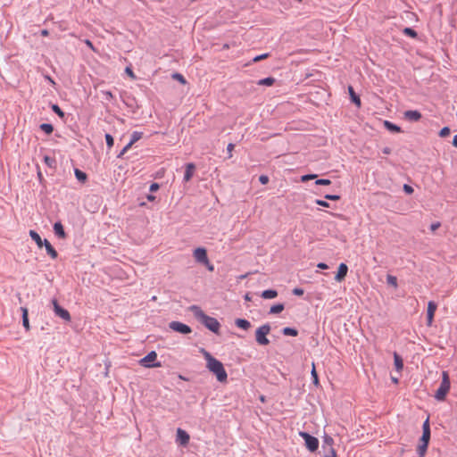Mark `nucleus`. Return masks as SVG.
<instances>
[{
	"mask_svg": "<svg viewBox=\"0 0 457 457\" xmlns=\"http://www.w3.org/2000/svg\"><path fill=\"white\" fill-rule=\"evenodd\" d=\"M200 353L203 354L204 358L206 361L207 370L216 377L217 380L220 383H227L228 373L222 362L214 358L209 352H207L204 348L200 349Z\"/></svg>",
	"mask_w": 457,
	"mask_h": 457,
	"instance_id": "obj_1",
	"label": "nucleus"
},
{
	"mask_svg": "<svg viewBox=\"0 0 457 457\" xmlns=\"http://www.w3.org/2000/svg\"><path fill=\"white\" fill-rule=\"evenodd\" d=\"M190 312L194 316L203 323L208 329L214 333H219L220 325V322L212 317L206 315L203 310L197 305H192L189 307Z\"/></svg>",
	"mask_w": 457,
	"mask_h": 457,
	"instance_id": "obj_2",
	"label": "nucleus"
},
{
	"mask_svg": "<svg viewBox=\"0 0 457 457\" xmlns=\"http://www.w3.org/2000/svg\"><path fill=\"white\" fill-rule=\"evenodd\" d=\"M429 440H430V426H429V418L428 417L427 420L423 423L422 436L420 439V443L417 447V452H418V454L420 457L425 456Z\"/></svg>",
	"mask_w": 457,
	"mask_h": 457,
	"instance_id": "obj_3",
	"label": "nucleus"
},
{
	"mask_svg": "<svg viewBox=\"0 0 457 457\" xmlns=\"http://www.w3.org/2000/svg\"><path fill=\"white\" fill-rule=\"evenodd\" d=\"M451 382L447 371L442 372V382L439 388L436 391L435 398L437 401H445L447 394L450 391Z\"/></svg>",
	"mask_w": 457,
	"mask_h": 457,
	"instance_id": "obj_4",
	"label": "nucleus"
},
{
	"mask_svg": "<svg viewBox=\"0 0 457 457\" xmlns=\"http://www.w3.org/2000/svg\"><path fill=\"white\" fill-rule=\"evenodd\" d=\"M270 332V326L269 324H264L259 327L255 331V340L260 345H268L270 344V340L267 337V335Z\"/></svg>",
	"mask_w": 457,
	"mask_h": 457,
	"instance_id": "obj_5",
	"label": "nucleus"
},
{
	"mask_svg": "<svg viewBox=\"0 0 457 457\" xmlns=\"http://www.w3.org/2000/svg\"><path fill=\"white\" fill-rule=\"evenodd\" d=\"M157 359V353L154 351L150 352L139 361L140 365L145 368L161 367V362H154Z\"/></svg>",
	"mask_w": 457,
	"mask_h": 457,
	"instance_id": "obj_6",
	"label": "nucleus"
},
{
	"mask_svg": "<svg viewBox=\"0 0 457 457\" xmlns=\"http://www.w3.org/2000/svg\"><path fill=\"white\" fill-rule=\"evenodd\" d=\"M300 436L304 440L306 447L311 452H315L319 447V440L306 432H300Z\"/></svg>",
	"mask_w": 457,
	"mask_h": 457,
	"instance_id": "obj_7",
	"label": "nucleus"
},
{
	"mask_svg": "<svg viewBox=\"0 0 457 457\" xmlns=\"http://www.w3.org/2000/svg\"><path fill=\"white\" fill-rule=\"evenodd\" d=\"M52 303H53V306H54V312L56 316L62 318L65 321H71V317L70 312L67 310H65L62 307H61L59 305V303H58L56 299H54L52 301Z\"/></svg>",
	"mask_w": 457,
	"mask_h": 457,
	"instance_id": "obj_8",
	"label": "nucleus"
},
{
	"mask_svg": "<svg viewBox=\"0 0 457 457\" xmlns=\"http://www.w3.org/2000/svg\"><path fill=\"white\" fill-rule=\"evenodd\" d=\"M169 327L173 331H176L178 333L184 334V335H187V334H189L192 332V329L189 326H187V324H184L182 322H179V321H171L169 324Z\"/></svg>",
	"mask_w": 457,
	"mask_h": 457,
	"instance_id": "obj_9",
	"label": "nucleus"
},
{
	"mask_svg": "<svg viewBox=\"0 0 457 457\" xmlns=\"http://www.w3.org/2000/svg\"><path fill=\"white\" fill-rule=\"evenodd\" d=\"M194 257L195 259L201 263L209 264V260L207 257V252L205 248L198 247L194 250Z\"/></svg>",
	"mask_w": 457,
	"mask_h": 457,
	"instance_id": "obj_10",
	"label": "nucleus"
},
{
	"mask_svg": "<svg viewBox=\"0 0 457 457\" xmlns=\"http://www.w3.org/2000/svg\"><path fill=\"white\" fill-rule=\"evenodd\" d=\"M437 305L436 303L430 301L428 303V310H427V324L428 326H431L434 320L435 312L436 311Z\"/></svg>",
	"mask_w": 457,
	"mask_h": 457,
	"instance_id": "obj_11",
	"label": "nucleus"
},
{
	"mask_svg": "<svg viewBox=\"0 0 457 457\" xmlns=\"http://www.w3.org/2000/svg\"><path fill=\"white\" fill-rule=\"evenodd\" d=\"M190 436L183 429H177V442H179L182 445H187L189 442Z\"/></svg>",
	"mask_w": 457,
	"mask_h": 457,
	"instance_id": "obj_12",
	"label": "nucleus"
},
{
	"mask_svg": "<svg viewBox=\"0 0 457 457\" xmlns=\"http://www.w3.org/2000/svg\"><path fill=\"white\" fill-rule=\"evenodd\" d=\"M348 271V267L345 263H341L338 266L337 273L335 276V280L337 282H341L345 279Z\"/></svg>",
	"mask_w": 457,
	"mask_h": 457,
	"instance_id": "obj_13",
	"label": "nucleus"
},
{
	"mask_svg": "<svg viewBox=\"0 0 457 457\" xmlns=\"http://www.w3.org/2000/svg\"><path fill=\"white\" fill-rule=\"evenodd\" d=\"M404 118L409 120L418 121L421 118V113L418 111H406L404 112Z\"/></svg>",
	"mask_w": 457,
	"mask_h": 457,
	"instance_id": "obj_14",
	"label": "nucleus"
},
{
	"mask_svg": "<svg viewBox=\"0 0 457 457\" xmlns=\"http://www.w3.org/2000/svg\"><path fill=\"white\" fill-rule=\"evenodd\" d=\"M54 234L62 238V239H64L66 237V233L64 231V228H63V226L61 222H55L54 224Z\"/></svg>",
	"mask_w": 457,
	"mask_h": 457,
	"instance_id": "obj_15",
	"label": "nucleus"
},
{
	"mask_svg": "<svg viewBox=\"0 0 457 457\" xmlns=\"http://www.w3.org/2000/svg\"><path fill=\"white\" fill-rule=\"evenodd\" d=\"M195 169V166L194 163H187L186 165V171L184 174V180L186 182L189 181L192 179Z\"/></svg>",
	"mask_w": 457,
	"mask_h": 457,
	"instance_id": "obj_16",
	"label": "nucleus"
},
{
	"mask_svg": "<svg viewBox=\"0 0 457 457\" xmlns=\"http://www.w3.org/2000/svg\"><path fill=\"white\" fill-rule=\"evenodd\" d=\"M44 245L46 247V253L50 255L52 259L54 260L58 257L56 250L52 246V245L47 239L44 240Z\"/></svg>",
	"mask_w": 457,
	"mask_h": 457,
	"instance_id": "obj_17",
	"label": "nucleus"
},
{
	"mask_svg": "<svg viewBox=\"0 0 457 457\" xmlns=\"http://www.w3.org/2000/svg\"><path fill=\"white\" fill-rule=\"evenodd\" d=\"M21 311L22 312V325L24 328L29 331L30 329V325L29 321V311L26 307H21Z\"/></svg>",
	"mask_w": 457,
	"mask_h": 457,
	"instance_id": "obj_18",
	"label": "nucleus"
},
{
	"mask_svg": "<svg viewBox=\"0 0 457 457\" xmlns=\"http://www.w3.org/2000/svg\"><path fill=\"white\" fill-rule=\"evenodd\" d=\"M30 237L36 242L37 245L41 248L44 245V240L41 239L38 233H37L35 230L29 231Z\"/></svg>",
	"mask_w": 457,
	"mask_h": 457,
	"instance_id": "obj_19",
	"label": "nucleus"
},
{
	"mask_svg": "<svg viewBox=\"0 0 457 457\" xmlns=\"http://www.w3.org/2000/svg\"><path fill=\"white\" fill-rule=\"evenodd\" d=\"M348 91L351 96L352 101L357 105V107H361V99L360 97L355 94L353 88L352 86L348 87Z\"/></svg>",
	"mask_w": 457,
	"mask_h": 457,
	"instance_id": "obj_20",
	"label": "nucleus"
},
{
	"mask_svg": "<svg viewBox=\"0 0 457 457\" xmlns=\"http://www.w3.org/2000/svg\"><path fill=\"white\" fill-rule=\"evenodd\" d=\"M235 323L238 328H240L244 330H247L251 327V323L247 320H245V319H237Z\"/></svg>",
	"mask_w": 457,
	"mask_h": 457,
	"instance_id": "obj_21",
	"label": "nucleus"
},
{
	"mask_svg": "<svg viewBox=\"0 0 457 457\" xmlns=\"http://www.w3.org/2000/svg\"><path fill=\"white\" fill-rule=\"evenodd\" d=\"M394 361L397 371H401L403 368V361L401 356L396 353H394Z\"/></svg>",
	"mask_w": 457,
	"mask_h": 457,
	"instance_id": "obj_22",
	"label": "nucleus"
},
{
	"mask_svg": "<svg viewBox=\"0 0 457 457\" xmlns=\"http://www.w3.org/2000/svg\"><path fill=\"white\" fill-rule=\"evenodd\" d=\"M278 296V292L273 289L264 290L262 293V297L264 299H273Z\"/></svg>",
	"mask_w": 457,
	"mask_h": 457,
	"instance_id": "obj_23",
	"label": "nucleus"
},
{
	"mask_svg": "<svg viewBox=\"0 0 457 457\" xmlns=\"http://www.w3.org/2000/svg\"><path fill=\"white\" fill-rule=\"evenodd\" d=\"M275 83V79L272 78V77H269V78H265V79H260L257 84L259 86H267V87H270L272 86L273 84Z\"/></svg>",
	"mask_w": 457,
	"mask_h": 457,
	"instance_id": "obj_24",
	"label": "nucleus"
},
{
	"mask_svg": "<svg viewBox=\"0 0 457 457\" xmlns=\"http://www.w3.org/2000/svg\"><path fill=\"white\" fill-rule=\"evenodd\" d=\"M384 126L392 132H400L401 129L388 120L384 121Z\"/></svg>",
	"mask_w": 457,
	"mask_h": 457,
	"instance_id": "obj_25",
	"label": "nucleus"
},
{
	"mask_svg": "<svg viewBox=\"0 0 457 457\" xmlns=\"http://www.w3.org/2000/svg\"><path fill=\"white\" fill-rule=\"evenodd\" d=\"M386 282L388 285H390L394 288H397V287H398L397 278H396V277H395L393 275L386 276Z\"/></svg>",
	"mask_w": 457,
	"mask_h": 457,
	"instance_id": "obj_26",
	"label": "nucleus"
},
{
	"mask_svg": "<svg viewBox=\"0 0 457 457\" xmlns=\"http://www.w3.org/2000/svg\"><path fill=\"white\" fill-rule=\"evenodd\" d=\"M143 136L142 132L139 131H134L131 135V139L129 141L130 145H134L137 141H138Z\"/></svg>",
	"mask_w": 457,
	"mask_h": 457,
	"instance_id": "obj_27",
	"label": "nucleus"
},
{
	"mask_svg": "<svg viewBox=\"0 0 457 457\" xmlns=\"http://www.w3.org/2000/svg\"><path fill=\"white\" fill-rule=\"evenodd\" d=\"M282 332L285 336L296 337L298 335V331L292 328H284Z\"/></svg>",
	"mask_w": 457,
	"mask_h": 457,
	"instance_id": "obj_28",
	"label": "nucleus"
},
{
	"mask_svg": "<svg viewBox=\"0 0 457 457\" xmlns=\"http://www.w3.org/2000/svg\"><path fill=\"white\" fill-rule=\"evenodd\" d=\"M41 130H43L47 135H50L54 131V127L48 123H43L40 125Z\"/></svg>",
	"mask_w": 457,
	"mask_h": 457,
	"instance_id": "obj_29",
	"label": "nucleus"
},
{
	"mask_svg": "<svg viewBox=\"0 0 457 457\" xmlns=\"http://www.w3.org/2000/svg\"><path fill=\"white\" fill-rule=\"evenodd\" d=\"M75 176L81 182H85L87 179V174L79 169L75 170Z\"/></svg>",
	"mask_w": 457,
	"mask_h": 457,
	"instance_id": "obj_30",
	"label": "nucleus"
},
{
	"mask_svg": "<svg viewBox=\"0 0 457 457\" xmlns=\"http://www.w3.org/2000/svg\"><path fill=\"white\" fill-rule=\"evenodd\" d=\"M283 310H284V304L278 303V304H275V305L271 306L270 312L276 314V313L281 312Z\"/></svg>",
	"mask_w": 457,
	"mask_h": 457,
	"instance_id": "obj_31",
	"label": "nucleus"
},
{
	"mask_svg": "<svg viewBox=\"0 0 457 457\" xmlns=\"http://www.w3.org/2000/svg\"><path fill=\"white\" fill-rule=\"evenodd\" d=\"M312 377L313 384L315 386H318L319 385V378H318V374H317V371L315 369V364L313 362H312Z\"/></svg>",
	"mask_w": 457,
	"mask_h": 457,
	"instance_id": "obj_32",
	"label": "nucleus"
},
{
	"mask_svg": "<svg viewBox=\"0 0 457 457\" xmlns=\"http://www.w3.org/2000/svg\"><path fill=\"white\" fill-rule=\"evenodd\" d=\"M403 33L411 37H413V38L417 37V32L411 28H405L403 29Z\"/></svg>",
	"mask_w": 457,
	"mask_h": 457,
	"instance_id": "obj_33",
	"label": "nucleus"
},
{
	"mask_svg": "<svg viewBox=\"0 0 457 457\" xmlns=\"http://www.w3.org/2000/svg\"><path fill=\"white\" fill-rule=\"evenodd\" d=\"M105 141L108 148H112L113 146L114 140L112 135L105 134Z\"/></svg>",
	"mask_w": 457,
	"mask_h": 457,
	"instance_id": "obj_34",
	"label": "nucleus"
},
{
	"mask_svg": "<svg viewBox=\"0 0 457 457\" xmlns=\"http://www.w3.org/2000/svg\"><path fill=\"white\" fill-rule=\"evenodd\" d=\"M172 78L175 79L176 80H178L179 82H180L183 85H185L187 83V80L185 79L183 75H181L179 73H174L172 75Z\"/></svg>",
	"mask_w": 457,
	"mask_h": 457,
	"instance_id": "obj_35",
	"label": "nucleus"
},
{
	"mask_svg": "<svg viewBox=\"0 0 457 457\" xmlns=\"http://www.w3.org/2000/svg\"><path fill=\"white\" fill-rule=\"evenodd\" d=\"M52 109L59 117H61V118L64 117V112L61 110V108L58 105L54 104L52 106Z\"/></svg>",
	"mask_w": 457,
	"mask_h": 457,
	"instance_id": "obj_36",
	"label": "nucleus"
},
{
	"mask_svg": "<svg viewBox=\"0 0 457 457\" xmlns=\"http://www.w3.org/2000/svg\"><path fill=\"white\" fill-rule=\"evenodd\" d=\"M449 134H450V129H449L448 127H444V128L440 130V132H439V136H440L441 137H445L449 136Z\"/></svg>",
	"mask_w": 457,
	"mask_h": 457,
	"instance_id": "obj_37",
	"label": "nucleus"
},
{
	"mask_svg": "<svg viewBox=\"0 0 457 457\" xmlns=\"http://www.w3.org/2000/svg\"><path fill=\"white\" fill-rule=\"evenodd\" d=\"M316 178H317V175H316V174H308V175H303V176H302L301 180H302L303 182H306V181H308V180L314 179H316Z\"/></svg>",
	"mask_w": 457,
	"mask_h": 457,
	"instance_id": "obj_38",
	"label": "nucleus"
},
{
	"mask_svg": "<svg viewBox=\"0 0 457 457\" xmlns=\"http://www.w3.org/2000/svg\"><path fill=\"white\" fill-rule=\"evenodd\" d=\"M315 183L317 185L328 186L331 184V181L329 179H317Z\"/></svg>",
	"mask_w": 457,
	"mask_h": 457,
	"instance_id": "obj_39",
	"label": "nucleus"
},
{
	"mask_svg": "<svg viewBox=\"0 0 457 457\" xmlns=\"http://www.w3.org/2000/svg\"><path fill=\"white\" fill-rule=\"evenodd\" d=\"M269 57V54H261V55H257L255 56L253 59V62H260L262 60H264L266 58Z\"/></svg>",
	"mask_w": 457,
	"mask_h": 457,
	"instance_id": "obj_40",
	"label": "nucleus"
},
{
	"mask_svg": "<svg viewBox=\"0 0 457 457\" xmlns=\"http://www.w3.org/2000/svg\"><path fill=\"white\" fill-rule=\"evenodd\" d=\"M132 145H130L129 143L128 145H126L123 149L121 150V152L119 154L118 157L120 158L122 157L130 148H131Z\"/></svg>",
	"mask_w": 457,
	"mask_h": 457,
	"instance_id": "obj_41",
	"label": "nucleus"
},
{
	"mask_svg": "<svg viewBox=\"0 0 457 457\" xmlns=\"http://www.w3.org/2000/svg\"><path fill=\"white\" fill-rule=\"evenodd\" d=\"M102 94L104 96L105 99L108 101H112L114 97L111 91H103Z\"/></svg>",
	"mask_w": 457,
	"mask_h": 457,
	"instance_id": "obj_42",
	"label": "nucleus"
},
{
	"mask_svg": "<svg viewBox=\"0 0 457 457\" xmlns=\"http://www.w3.org/2000/svg\"><path fill=\"white\" fill-rule=\"evenodd\" d=\"M235 148V145L232 144V143H229L227 146V151H228V158H231L232 157V152Z\"/></svg>",
	"mask_w": 457,
	"mask_h": 457,
	"instance_id": "obj_43",
	"label": "nucleus"
},
{
	"mask_svg": "<svg viewBox=\"0 0 457 457\" xmlns=\"http://www.w3.org/2000/svg\"><path fill=\"white\" fill-rule=\"evenodd\" d=\"M325 198L328 200L337 201L340 199V196L337 195H326Z\"/></svg>",
	"mask_w": 457,
	"mask_h": 457,
	"instance_id": "obj_44",
	"label": "nucleus"
},
{
	"mask_svg": "<svg viewBox=\"0 0 457 457\" xmlns=\"http://www.w3.org/2000/svg\"><path fill=\"white\" fill-rule=\"evenodd\" d=\"M316 204L320 205V206H323V207H328L329 206V204L324 200H316L315 201Z\"/></svg>",
	"mask_w": 457,
	"mask_h": 457,
	"instance_id": "obj_45",
	"label": "nucleus"
},
{
	"mask_svg": "<svg viewBox=\"0 0 457 457\" xmlns=\"http://www.w3.org/2000/svg\"><path fill=\"white\" fill-rule=\"evenodd\" d=\"M259 180L262 185H266L269 182V178L266 175H262L260 176Z\"/></svg>",
	"mask_w": 457,
	"mask_h": 457,
	"instance_id": "obj_46",
	"label": "nucleus"
},
{
	"mask_svg": "<svg viewBox=\"0 0 457 457\" xmlns=\"http://www.w3.org/2000/svg\"><path fill=\"white\" fill-rule=\"evenodd\" d=\"M403 190L405 193H407L409 195L413 193V188L411 186L406 185V184L403 186Z\"/></svg>",
	"mask_w": 457,
	"mask_h": 457,
	"instance_id": "obj_47",
	"label": "nucleus"
},
{
	"mask_svg": "<svg viewBox=\"0 0 457 457\" xmlns=\"http://www.w3.org/2000/svg\"><path fill=\"white\" fill-rule=\"evenodd\" d=\"M126 73L132 79H135L136 76L133 72V71L129 68V67H127L126 70H125Z\"/></svg>",
	"mask_w": 457,
	"mask_h": 457,
	"instance_id": "obj_48",
	"label": "nucleus"
},
{
	"mask_svg": "<svg viewBox=\"0 0 457 457\" xmlns=\"http://www.w3.org/2000/svg\"><path fill=\"white\" fill-rule=\"evenodd\" d=\"M293 293H294V295H299V296H301V295H303V290L302 288H295V289L293 290Z\"/></svg>",
	"mask_w": 457,
	"mask_h": 457,
	"instance_id": "obj_49",
	"label": "nucleus"
},
{
	"mask_svg": "<svg viewBox=\"0 0 457 457\" xmlns=\"http://www.w3.org/2000/svg\"><path fill=\"white\" fill-rule=\"evenodd\" d=\"M158 189H159V184H158V183H153V184L150 186V191H151V192L157 191Z\"/></svg>",
	"mask_w": 457,
	"mask_h": 457,
	"instance_id": "obj_50",
	"label": "nucleus"
},
{
	"mask_svg": "<svg viewBox=\"0 0 457 457\" xmlns=\"http://www.w3.org/2000/svg\"><path fill=\"white\" fill-rule=\"evenodd\" d=\"M440 226H441L440 222H435V223L431 224L430 229L432 231H436Z\"/></svg>",
	"mask_w": 457,
	"mask_h": 457,
	"instance_id": "obj_51",
	"label": "nucleus"
},
{
	"mask_svg": "<svg viewBox=\"0 0 457 457\" xmlns=\"http://www.w3.org/2000/svg\"><path fill=\"white\" fill-rule=\"evenodd\" d=\"M85 44L90 48L92 49L93 51H96L92 42L89 40V39H86L85 40Z\"/></svg>",
	"mask_w": 457,
	"mask_h": 457,
	"instance_id": "obj_52",
	"label": "nucleus"
},
{
	"mask_svg": "<svg viewBox=\"0 0 457 457\" xmlns=\"http://www.w3.org/2000/svg\"><path fill=\"white\" fill-rule=\"evenodd\" d=\"M326 457H337L336 451L331 447L330 452L326 455Z\"/></svg>",
	"mask_w": 457,
	"mask_h": 457,
	"instance_id": "obj_53",
	"label": "nucleus"
},
{
	"mask_svg": "<svg viewBox=\"0 0 457 457\" xmlns=\"http://www.w3.org/2000/svg\"><path fill=\"white\" fill-rule=\"evenodd\" d=\"M317 267H318L319 269H321V270H327V269L328 268V266L326 263H324V262H320V263L317 265Z\"/></svg>",
	"mask_w": 457,
	"mask_h": 457,
	"instance_id": "obj_54",
	"label": "nucleus"
},
{
	"mask_svg": "<svg viewBox=\"0 0 457 457\" xmlns=\"http://www.w3.org/2000/svg\"><path fill=\"white\" fill-rule=\"evenodd\" d=\"M44 160H45V162H46L47 165L51 166L52 162H53V159H52V158H50L49 156H45Z\"/></svg>",
	"mask_w": 457,
	"mask_h": 457,
	"instance_id": "obj_55",
	"label": "nucleus"
},
{
	"mask_svg": "<svg viewBox=\"0 0 457 457\" xmlns=\"http://www.w3.org/2000/svg\"><path fill=\"white\" fill-rule=\"evenodd\" d=\"M41 35L43 37H47L49 35V32L47 29H43V30H41Z\"/></svg>",
	"mask_w": 457,
	"mask_h": 457,
	"instance_id": "obj_56",
	"label": "nucleus"
},
{
	"mask_svg": "<svg viewBox=\"0 0 457 457\" xmlns=\"http://www.w3.org/2000/svg\"><path fill=\"white\" fill-rule=\"evenodd\" d=\"M326 443H328V445H332L333 444V439L331 437H327L325 439Z\"/></svg>",
	"mask_w": 457,
	"mask_h": 457,
	"instance_id": "obj_57",
	"label": "nucleus"
},
{
	"mask_svg": "<svg viewBox=\"0 0 457 457\" xmlns=\"http://www.w3.org/2000/svg\"><path fill=\"white\" fill-rule=\"evenodd\" d=\"M453 145L455 147H457V135H455V136L453 137Z\"/></svg>",
	"mask_w": 457,
	"mask_h": 457,
	"instance_id": "obj_58",
	"label": "nucleus"
},
{
	"mask_svg": "<svg viewBox=\"0 0 457 457\" xmlns=\"http://www.w3.org/2000/svg\"><path fill=\"white\" fill-rule=\"evenodd\" d=\"M154 199H155V196H154V195H147V200H149V201H151V202H152V201H154Z\"/></svg>",
	"mask_w": 457,
	"mask_h": 457,
	"instance_id": "obj_59",
	"label": "nucleus"
},
{
	"mask_svg": "<svg viewBox=\"0 0 457 457\" xmlns=\"http://www.w3.org/2000/svg\"><path fill=\"white\" fill-rule=\"evenodd\" d=\"M383 152H384V154H390V149L388 147H386V148H384Z\"/></svg>",
	"mask_w": 457,
	"mask_h": 457,
	"instance_id": "obj_60",
	"label": "nucleus"
},
{
	"mask_svg": "<svg viewBox=\"0 0 457 457\" xmlns=\"http://www.w3.org/2000/svg\"><path fill=\"white\" fill-rule=\"evenodd\" d=\"M209 270H213V266L212 264H206Z\"/></svg>",
	"mask_w": 457,
	"mask_h": 457,
	"instance_id": "obj_61",
	"label": "nucleus"
},
{
	"mask_svg": "<svg viewBox=\"0 0 457 457\" xmlns=\"http://www.w3.org/2000/svg\"><path fill=\"white\" fill-rule=\"evenodd\" d=\"M245 300L250 301V297H249V295H246L245 296Z\"/></svg>",
	"mask_w": 457,
	"mask_h": 457,
	"instance_id": "obj_62",
	"label": "nucleus"
},
{
	"mask_svg": "<svg viewBox=\"0 0 457 457\" xmlns=\"http://www.w3.org/2000/svg\"><path fill=\"white\" fill-rule=\"evenodd\" d=\"M393 381H394L395 383H397V382H398L397 378H393Z\"/></svg>",
	"mask_w": 457,
	"mask_h": 457,
	"instance_id": "obj_63",
	"label": "nucleus"
},
{
	"mask_svg": "<svg viewBox=\"0 0 457 457\" xmlns=\"http://www.w3.org/2000/svg\"><path fill=\"white\" fill-rule=\"evenodd\" d=\"M179 378H181V379H185V378H184V376H181V375L179 376Z\"/></svg>",
	"mask_w": 457,
	"mask_h": 457,
	"instance_id": "obj_64",
	"label": "nucleus"
}]
</instances>
